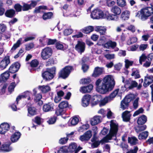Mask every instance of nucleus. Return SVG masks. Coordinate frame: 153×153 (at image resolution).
<instances>
[{"label":"nucleus","mask_w":153,"mask_h":153,"mask_svg":"<svg viewBox=\"0 0 153 153\" xmlns=\"http://www.w3.org/2000/svg\"><path fill=\"white\" fill-rule=\"evenodd\" d=\"M115 84L114 80L110 75L105 77L102 81L100 79H98L95 82L97 91L102 94H105L112 90Z\"/></svg>","instance_id":"1"},{"label":"nucleus","mask_w":153,"mask_h":153,"mask_svg":"<svg viewBox=\"0 0 153 153\" xmlns=\"http://www.w3.org/2000/svg\"><path fill=\"white\" fill-rule=\"evenodd\" d=\"M151 7H146L142 8L136 13V17L142 21H145L153 14V4H150Z\"/></svg>","instance_id":"2"},{"label":"nucleus","mask_w":153,"mask_h":153,"mask_svg":"<svg viewBox=\"0 0 153 153\" xmlns=\"http://www.w3.org/2000/svg\"><path fill=\"white\" fill-rule=\"evenodd\" d=\"M48 8L47 6L45 5H40L35 7L33 10L34 14L42 13V18L44 20H46L51 19L53 15V13L52 12H45L43 10H48Z\"/></svg>","instance_id":"3"},{"label":"nucleus","mask_w":153,"mask_h":153,"mask_svg":"<svg viewBox=\"0 0 153 153\" xmlns=\"http://www.w3.org/2000/svg\"><path fill=\"white\" fill-rule=\"evenodd\" d=\"M56 72V68L55 67L47 68L46 70L42 71V76L45 81H49L53 78L55 75Z\"/></svg>","instance_id":"4"},{"label":"nucleus","mask_w":153,"mask_h":153,"mask_svg":"<svg viewBox=\"0 0 153 153\" xmlns=\"http://www.w3.org/2000/svg\"><path fill=\"white\" fill-rule=\"evenodd\" d=\"M73 69V67L67 66L62 68L58 73V78H62L65 79L69 76L71 71Z\"/></svg>","instance_id":"5"},{"label":"nucleus","mask_w":153,"mask_h":153,"mask_svg":"<svg viewBox=\"0 0 153 153\" xmlns=\"http://www.w3.org/2000/svg\"><path fill=\"white\" fill-rule=\"evenodd\" d=\"M53 53L51 48L49 47H46L42 50L41 53V57L44 60H46L49 58L52 55Z\"/></svg>","instance_id":"6"},{"label":"nucleus","mask_w":153,"mask_h":153,"mask_svg":"<svg viewBox=\"0 0 153 153\" xmlns=\"http://www.w3.org/2000/svg\"><path fill=\"white\" fill-rule=\"evenodd\" d=\"M104 13L98 9L94 10L91 14V16L93 19H99L103 18Z\"/></svg>","instance_id":"7"},{"label":"nucleus","mask_w":153,"mask_h":153,"mask_svg":"<svg viewBox=\"0 0 153 153\" xmlns=\"http://www.w3.org/2000/svg\"><path fill=\"white\" fill-rule=\"evenodd\" d=\"M30 2V4L25 2H22V5L23 11H27L32 9L35 7L37 4V2L34 0H31Z\"/></svg>","instance_id":"8"},{"label":"nucleus","mask_w":153,"mask_h":153,"mask_svg":"<svg viewBox=\"0 0 153 153\" xmlns=\"http://www.w3.org/2000/svg\"><path fill=\"white\" fill-rule=\"evenodd\" d=\"M131 100V98L129 96H126L121 101L120 108L123 110L128 109Z\"/></svg>","instance_id":"9"},{"label":"nucleus","mask_w":153,"mask_h":153,"mask_svg":"<svg viewBox=\"0 0 153 153\" xmlns=\"http://www.w3.org/2000/svg\"><path fill=\"white\" fill-rule=\"evenodd\" d=\"M85 44L82 41H78L75 47V49L79 53L81 54L85 50Z\"/></svg>","instance_id":"10"},{"label":"nucleus","mask_w":153,"mask_h":153,"mask_svg":"<svg viewBox=\"0 0 153 153\" xmlns=\"http://www.w3.org/2000/svg\"><path fill=\"white\" fill-rule=\"evenodd\" d=\"M10 56H5L0 62V68L2 69H5L10 63Z\"/></svg>","instance_id":"11"},{"label":"nucleus","mask_w":153,"mask_h":153,"mask_svg":"<svg viewBox=\"0 0 153 153\" xmlns=\"http://www.w3.org/2000/svg\"><path fill=\"white\" fill-rule=\"evenodd\" d=\"M103 19H106L107 20L117 21L119 19V17L115 14L110 13L108 11L105 12Z\"/></svg>","instance_id":"12"},{"label":"nucleus","mask_w":153,"mask_h":153,"mask_svg":"<svg viewBox=\"0 0 153 153\" xmlns=\"http://www.w3.org/2000/svg\"><path fill=\"white\" fill-rule=\"evenodd\" d=\"M20 66V63L17 62L13 63L9 68V72L12 74L17 72L19 69Z\"/></svg>","instance_id":"13"},{"label":"nucleus","mask_w":153,"mask_h":153,"mask_svg":"<svg viewBox=\"0 0 153 153\" xmlns=\"http://www.w3.org/2000/svg\"><path fill=\"white\" fill-rule=\"evenodd\" d=\"M92 131L88 130L84 133L83 135L80 136L79 140L82 141H88L92 137Z\"/></svg>","instance_id":"14"},{"label":"nucleus","mask_w":153,"mask_h":153,"mask_svg":"<svg viewBox=\"0 0 153 153\" xmlns=\"http://www.w3.org/2000/svg\"><path fill=\"white\" fill-rule=\"evenodd\" d=\"M103 70L104 68H103L96 67L92 74V77L95 78L100 76L103 74Z\"/></svg>","instance_id":"15"},{"label":"nucleus","mask_w":153,"mask_h":153,"mask_svg":"<svg viewBox=\"0 0 153 153\" xmlns=\"http://www.w3.org/2000/svg\"><path fill=\"white\" fill-rule=\"evenodd\" d=\"M91 98V96L89 94L84 95L82 97V105L85 107L88 106L89 103L90 101Z\"/></svg>","instance_id":"16"},{"label":"nucleus","mask_w":153,"mask_h":153,"mask_svg":"<svg viewBox=\"0 0 153 153\" xmlns=\"http://www.w3.org/2000/svg\"><path fill=\"white\" fill-rule=\"evenodd\" d=\"M54 104L51 102L45 104L43 106V110L45 112L53 111L54 110Z\"/></svg>","instance_id":"17"},{"label":"nucleus","mask_w":153,"mask_h":153,"mask_svg":"<svg viewBox=\"0 0 153 153\" xmlns=\"http://www.w3.org/2000/svg\"><path fill=\"white\" fill-rule=\"evenodd\" d=\"M10 126L7 123H3L0 125V134H4L10 129Z\"/></svg>","instance_id":"18"},{"label":"nucleus","mask_w":153,"mask_h":153,"mask_svg":"<svg viewBox=\"0 0 153 153\" xmlns=\"http://www.w3.org/2000/svg\"><path fill=\"white\" fill-rule=\"evenodd\" d=\"M110 127L109 131L117 135L118 130V124L114 123V120H112L110 122Z\"/></svg>","instance_id":"19"},{"label":"nucleus","mask_w":153,"mask_h":153,"mask_svg":"<svg viewBox=\"0 0 153 153\" xmlns=\"http://www.w3.org/2000/svg\"><path fill=\"white\" fill-rule=\"evenodd\" d=\"M93 85L92 84H90L86 86L81 87L79 90L81 92L83 93H89L93 89Z\"/></svg>","instance_id":"20"},{"label":"nucleus","mask_w":153,"mask_h":153,"mask_svg":"<svg viewBox=\"0 0 153 153\" xmlns=\"http://www.w3.org/2000/svg\"><path fill=\"white\" fill-rule=\"evenodd\" d=\"M147 76H148L145 77L143 84L144 86L145 87H147L153 82V76L152 75L148 76V75Z\"/></svg>","instance_id":"21"},{"label":"nucleus","mask_w":153,"mask_h":153,"mask_svg":"<svg viewBox=\"0 0 153 153\" xmlns=\"http://www.w3.org/2000/svg\"><path fill=\"white\" fill-rule=\"evenodd\" d=\"M101 117L100 116L96 115L91 119L90 123L92 126H95L101 122Z\"/></svg>","instance_id":"22"},{"label":"nucleus","mask_w":153,"mask_h":153,"mask_svg":"<svg viewBox=\"0 0 153 153\" xmlns=\"http://www.w3.org/2000/svg\"><path fill=\"white\" fill-rule=\"evenodd\" d=\"M27 115L29 117L33 116L37 114V109L33 106H28Z\"/></svg>","instance_id":"23"},{"label":"nucleus","mask_w":153,"mask_h":153,"mask_svg":"<svg viewBox=\"0 0 153 153\" xmlns=\"http://www.w3.org/2000/svg\"><path fill=\"white\" fill-rule=\"evenodd\" d=\"M4 15L8 18H13L16 15V11L13 9L7 10L5 12Z\"/></svg>","instance_id":"24"},{"label":"nucleus","mask_w":153,"mask_h":153,"mask_svg":"<svg viewBox=\"0 0 153 153\" xmlns=\"http://www.w3.org/2000/svg\"><path fill=\"white\" fill-rule=\"evenodd\" d=\"M130 111H126L122 113V117L123 121L127 122L130 120L131 115L129 114Z\"/></svg>","instance_id":"25"},{"label":"nucleus","mask_w":153,"mask_h":153,"mask_svg":"<svg viewBox=\"0 0 153 153\" xmlns=\"http://www.w3.org/2000/svg\"><path fill=\"white\" fill-rule=\"evenodd\" d=\"M11 143L9 142L7 143H5L2 145L0 147V150L4 152H8L12 150V148L10 146Z\"/></svg>","instance_id":"26"},{"label":"nucleus","mask_w":153,"mask_h":153,"mask_svg":"<svg viewBox=\"0 0 153 153\" xmlns=\"http://www.w3.org/2000/svg\"><path fill=\"white\" fill-rule=\"evenodd\" d=\"M116 46V42H112L111 40L107 42L104 44V47L107 49H109L110 48L114 49Z\"/></svg>","instance_id":"27"},{"label":"nucleus","mask_w":153,"mask_h":153,"mask_svg":"<svg viewBox=\"0 0 153 153\" xmlns=\"http://www.w3.org/2000/svg\"><path fill=\"white\" fill-rule=\"evenodd\" d=\"M94 29L93 26H89L81 29L80 31L84 33L87 34L92 32L94 30Z\"/></svg>","instance_id":"28"},{"label":"nucleus","mask_w":153,"mask_h":153,"mask_svg":"<svg viewBox=\"0 0 153 153\" xmlns=\"http://www.w3.org/2000/svg\"><path fill=\"white\" fill-rule=\"evenodd\" d=\"M21 135L20 133L19 132H16L11 136V140L12 142H16L20 138Z\"/></svg>","instance_id":"29"},{"label":"nucleus","mask_w":153,"mask_h":153,"mask_svg":"<svg viewBox=\"0 0 153 153\" xmlns=\"http://www.w3.org/2000/svg\"><path fill=\"white\" fill-rule=\"evenodd\" d=\"M147 120L146 117L144 115H142L138 118L137 120V123L138 125H142L145 124Z\"/></svg>","instance_id":"30"},{"label":"nucleus","mask_w":153,"mask_h":153,"mask_svg":"<svg viewBox=\"0 0 153 153\" xmlns=\"http://www.w3.org/2000/svg\"><path fill=\"white\" fill-rule=\"evenodd\" d=\"M130 12L128 10L124 11L122 13L120 18L123 20H126L128 19L129 18Z\"/></svg>","instance_id":"31"},{"label":"nucleus","mask_w":153,"mask_h":153,"mask_svg":"<svg viewBox=\"0 0 153 153\" xmlns=\"http://www.w3.org/2000/svg\"><path fill=\"white\" fill-rule=\"evenodd\" d=\"M95 30L99 32L100 35H105L106 31V28L101 26H96L94 28Z\"/></svg>","instance_id":"32"},{"label":"nucleus","mask_w":153,"mask_h":153,"mask_svg":"<svg viewBox=\"0 0 153 153\" xmlns=\"http://www.w3.org/2000/svg\"><path fill=\"white\" fill-rule=\"evenodd\" d=\"M9 71H6L1 75L0 80L1 81L5 82L10 76Z\"/></svg>","instance_id":"33"},{"label":"nucleus","mask_w":153,"mask_h":153,"mask_svg":"<svg viewBox=\"0 0 153 153\" xmlns=\"http://www.w3.org/2000/svg\"><path fill=\"white\" fill-rule=\"evenodd\" d=\"M99 98L97 96H94L91 98V106L93 107L98 104L100 102Z\"/></svg>","instance_id":"34"},{"label":"nucleus","mask_w":153,"mask_h":153,"mask_svg":"<svg viewBox=\"0 0 153 153\" xmlns=\"http://www.w3.org/2000/svg\"><path fill=\"white\" fill-rule=\"evenodd\" d=\"M111 11L114 14L118 16L121 13V9L117 6H114L112 7Z\"/></svg>","instance_id":"35"},{"label":"nucleus","mask_w":153,"mask_h":153,"mask_svg":"<svg viewBox=\"0 0 153 153\" xmlns=\"http://www.w3.org/2000/svg\"><path fill=\"white\" fill-rule=\"evenodd\" d=\"M138 140L137 138L134 136L131 137H128V143L132 145H135L137 144Z\"/></svg>","instance_id":"36"},{"label":"nucleus","mask_w":153,"mask_h":153,"mask_svg":"<svg viewBox=\"0 0 153 153\" xmlns=\"http://www.w3.org/2000/svg\"><path fill=\"white\" fill-rule=\"evenodd\" d=\"M146 128V126L145 125H142L141 126H138L134 128L135 131L138 133L145 130Z\"/></svg>","instance_id":"37"},{"label":"nucleus","mask_w":153,"mask_h":153,"mask_svg":"<svg viewBox=\"0 0 153 153\" xmlns=\"http://www.w3.org/2000/svg\"><path fill=\"white\" fill-rule=\"evenodd\" d=\"M66 112V110H64L62 108L58 107L56 110L55 114L57 116L62 115Z\"/></svg>","instance_id":"38"},{"label":"nucleus","mask_w":153,"mask_h":153,"mask_svg":"<svg viewBox=\"0 0 153 153\" xmlns=\"http://www.w3.org/2000/svg\"><path fill=\"white\" fill-rule=\"evenodd\" d=\"M148 135V132L147 131H145L140 133L138 136V138L140 140L146 139Z\"/></svg>","instance_id":"39"},{"label":"nucleus","mask_w":153,"mask_h":153,"mask_svg":"<svg viewBox=\"0 0 153 153\" xmlns=\"http://www.w3.org/2000/svg\"><path fill=\"white\" fill-rule=\"evenodd\" d=\"M68 103L67 101H64L61 102L58 105L59 107L62 108L64 110L68 107Z\"/></svg>","instance_id":"40"},{"label":"nucleus","mask_w":153,"mask_h":153,"mask_svg":"<svg viewBox=\"0 0 153 153\" xmlns=\"http://www.w3.org/2000/svg\"><path fill=\"white\" fill-rule=\"evenodd\" d=\"M33 121L38 125H40L43 122L42 119L39 116H36L33 119Z\"/></svg>","instance_id":"41"},{"label":"nucleus","mask_w":153,"mask_h":153,"mask_svg":"<svg viewBox=\"0 0 153 153\" xmlns=\"http://www.w3.org/2000/svg\"><path fill=\"white\" fill-rule=\"evenodd\" d=\"M77 147V146L76 144L75 143H73L70 144L68 148L70 152L75 153L76 148Z\"/></svg>","instance_id":"42"},{"label":"nucleus","mask_w":153,"mask_h":153,"mask_svg":"<svg viewBox=\"0 0 153 153\" xmlns=\"http://www.w3.org/2000/svg\"><path fill=\"white\" fill-rule=\"evenodd\" d=\"M21 44V40L19 39L18 40L16 43L14 44L12 47V48L10 52L13 53L15 50L18 48L19 47Z\"/></svg>","instance_id":"43"},{"label":"nucleus","mask_w":153,"mask_h":153,"mask_svg":"<svg viewBox=\"0 0 153 153\" xmlns=\"http://www.w3.org/2000/svg\"><path fill=\"white\" fill-rule=\"evenodd\" d=\"M39 88L43 93H46L51 90L50 86L48 85L40 86Z\"/></svg>","instance_id":"44"},{"label":"nucleus","mask_w":153,"mask_h":153,"mask_svg":"<svg viewBox=\"0 0 153 153\" xmlns=\"http://www.w3.org/2000/svg\"><path fill=\"white\" fill-rule=\"evenodd\" d=\"M39 64V61L37 59L32 60L30 63V66L32 68L37 67Z\"/></svg>","instance_id":"45"},{"label":"nucleus","mask_w":153,"mask_h":153,"mask_svg":"<svg viewBox=\"0 0 153 153\" xmlns=\"http://www.w3.org/2000/svg\"><path fill=\"white\" fill-rule=\"evenodd\" d=\"M85 59L84 58H82V62L83 63H84V64H83L82 65V69L83 70V72L84 73H85L86 72H87L89 68V65L85 64Z\"/></svg>","instance_id":"46"},{"label":"nucleus","mask_w":153,"mask_h":153,"mask_svg":"<svg viewBox=\"0 0 153 153\" xmlns=\"http://www.w3.org/2000/svg\"><path fill=\"white\" fill-rule=\"evenodd\" d=\"M119 90V89H117L115 90L110 94L109 96H108V97H109V98L110 100L114 98L118 94Z\"/></svg>","instance_id":"47"},{"label":"nucleus","mask_w":153,"mask_h":153,"mask_svg":"<svg viewBox=\"0 0 153 153\" xmlns=\"http://www.w3.org/2000/svg\"><path fill=\"white\" fill-rule=\"evenodd\" d=\"M14 8L17 12H20L23 11L22 6L19 3H17L15 4Z\"/></svg>","instance_id":"48"},{"label":"nucleus","mask_w":153,"mask_h":153,"mask_svg":"<svg viewBox=\"0 0 153 153\" xmlns=\"http://www.w3.org/2000/svg\"><path fill=\"white\" fill-rule=\"evenodd\" d=\"M117 4L121 7H124L126 5V0H117Z\"/></svg>","instance_id":"49"},{"label":"nucleus","mask_w":153,"mask_h":153,"mask_svg":"<svg viewBox=\"0 0 153 153\" xmlns=\"http://www.w3.org/2000/svg\"><path fill=\"white\" fill-rule=\"evenodd\" d=\"M131 75L132 76H134L135 79L139 78L140 77L139 71L138 70L133 71Z\"/></svg>","instance_id":"50"},{"label":"nucleus","mask_w":153,"mask_h":153,"mask_svg":"<svg viewBox=\"0 0 153 153\" xmlns=\"http://www.w3.org/2000/svg\"><path fill=\"white\" fill-rule=\"evenodd\" d=\"M68 148L66 146H63L60 147L57 151V153H68Z\"/></svg>","instance_id":"51"},{"label":"nucleus","mask_w":153,"mask_h":153,"mask_svg":"<svg viewBox=\"0 0 153 153\" xmlns=\"http://www.w3.org/2000/svg\"><path fill=\"white\" fill-rule=\"evenodd\" d=\"M54 64V61L53 58H50L47 61L45 64L46 66H51Z\"/></svg>","instance_id":"52"},{"label":"nucleus","mask_w":153,"mask_h":153,"mask_svg":"<svg viewBox=\"0 0 153 153\" xmlns=\"http://www.w3.org/2000/svg\"><path fill=\"white\" fill-rule=\"evenodd\" d=\"M89 127V125L88 124L82 125L79 127V131L81 132H83L84 131L88 129Z\"/></svg>","instance_id":"53"},{"label":"nucleus","mask_w":153,"mask_h":153,"mask_svg":"<svg viewBox=\"0 0 153 153\" xmlns=\"http://www.w3.org/2000/svg\"><path fill=\"white\" fill-rule=\"evenodd\" d=\"M71 123L72 125H75L78 123L79 121V118L76 116H74L71 120L70 119Z\"/></svg>","instance_id":"54"},{"label":"nucleus","mask_w":153,"mask_h":153,"mask_svg":"<svg viewBox=\"0 0 153 153\" xmlns=\"http://www.w3.org/2000/svg\"><path fill=\"white\" fill-rule=\"evenodd\" d=\"M57 117L55 116L51 117L47 121L49 124H52L54 123L56 121Z\"/></svg>","instance_id":"55"},{"label":"nucleus","mask_w":153,"mask_h":153,"mask_svg":"<svg viewBox=\"0 0 153 153\" xmlns=\"http://www.w3.org/2000/svg\"><path fill=\"white\" fill-rule=\"evenodd\" d=\"M138 83L135 81H132L131 82V85L128 87L129 89H132L133 88L137 87V86Z\"/></svg>","instance_id":"56"},{"label":"nucleus","mask_w":153,"mask_h":153,"mask_svg":"<svg viewBox=\"0 0 153 153\" xmlns=\"http://www.w3.org/2000/svg\"><path fill=\"white\" fill-rule=\"evenodd\" d=\"M110 100L109 98V97H104L102 100H101L100 101V105H105L108 102V101Z\"/></svg>","instance_id":"57"},{"label":"nucleus","mask_w":153,"mask_h":153,"mask_svg":"<svg viewBox=\"0 0 153 153\" xmlns=\"http://www.w3.org/2000/svg\"><path fill=\"white\" fill-rule=\"evenodd\" d=\"M116 135V134L109 131V133L106 135L104 138L108 140H111L113 137Z\"/></svg>","instance_id":"58"},{"label":"nucleus","mask_w":153,"mask_h":153,"mask_svg":"<svg viewBox=\"0 0 153 153\" xmlns=\"http://www.w3.org/2000/svg\"><path fill=\"white\" fill-rule=\"evenodd\" d=\"M125 67L126 68H128L130 66L132 65L133 63V61H130L128 59H126L125 60Z\"/></svg>","instance_id":"59"},{"label":"nucleus","mask_w":153,"mask_h":153,"mask_svg":"<svg viewBox=\"0 0 153 153\" xmlns=\"http://www.w3.org/2000/svg\"><path fill=\"white\" fill-rule=\"evenodd\" d=\"M73 31L71 29H66L64 30L63 33L65 36H68L72 33Z\"/></svg>","instance_id":"60"},{"label":"nucleus","mask_w":153,"mask_h":153,"mask_svg":"<svg viewBox=\"0 0 153 153\" xmlns=\"http://www.w3.org/2000/svg\"><path fill=\"white\" fill-rule=\"evenodd\" d=\"M144 111V109L143 108L141 107L139 108L133 114V116L135 117L136 116L138 115L140 113H143Z\"/></svg>","instance_id":"61"},{"label":"nucleus","mask_w":153,"mask_h":153,"mask_svg":"<svg viewBox=\"0 0 153 153\" xmlns=\"http://www.w3.org/2000/svg\"><path fill=\"white\" fill-rule=\"evenodd\" d=\"M15 87V83H11L8 88V91L10 93H12L14 90Z\"/></svg>","instance_id":"62"},{"label":"nucleus","mask_w":153,"mask_h":153,"mask_svg":"<svg viewBox=\"0 0 153 153\" xmlns=\"http://www.w3.org/2000/svg\"><path fill=\"white\" fill-rule=\"evenodd\" d=\"M57 41V40L56 39H48V42H47V45H53L55 43L56 44Z\"/></svg>","instance_id":"63"},{"label":"nucleus","mask_w":153,"mask_h":153,"mask_svg":"<svg viewBox=\"0 0 153 153\" xmlns=\"http://www.w3.org/2000/svg\"><path fill=\"white\" fill-rule=\"evenodd\" d=\"M7 86V85L5 84L0 85V89L1 90L0 93L1 94L5 93Z\"/></svg>","instance_id":"64"}]
</instances>
